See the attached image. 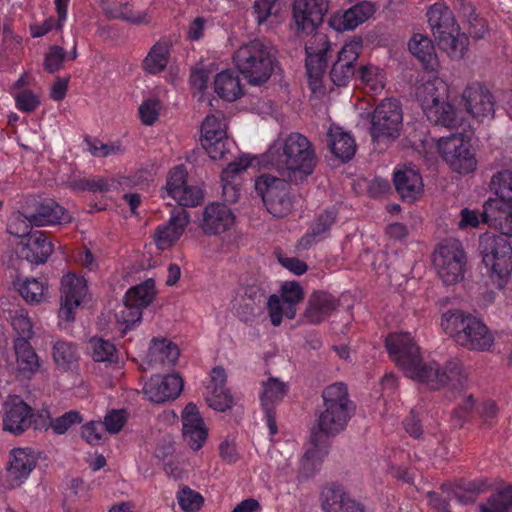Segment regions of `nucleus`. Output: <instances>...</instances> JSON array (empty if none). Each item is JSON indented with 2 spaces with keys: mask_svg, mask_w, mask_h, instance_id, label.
<instances>
[{
  "mask_svg": "<svg viewBox=\"0 0 512 512\" xmlns=\"http://www.w3.org/2000/svg\"><path fill=\"white\" fill-rule=\"evenodd\" d=\"M390 358L404 375L428 389L449 387L463 390L468 386V373L460 361L452 359L440 367L436 361H425L413 335L409 332H392L385 339Z\"/></svg>",
  "mask_w": 512,
  "mask_h": 512,
  "instance_id": "f257e3e1",
  "label": "nucleus"
},
{
  "mask_svg": "<svg viewBox=\"0 0 512 512\" xmlns=\"http://www.w3.org/2000/svg\"><path fill=\"white\" fill-rule=\"evenodd\" d=\"M263 162L288 180L300 182L313 173L316 155L308 138L293 132L274 140L264 153Z\"/></svg>",
  "mask_w": 512,
  "mask_h": 512,
  "instance_id": "f03ea898",
  "label": "nucleus"
},
{
  "mask_svg": "<svg viewBox=\"0 0 512 512\" xmlns=\"http://www.w3.org/2000/svg\"><path fill=\"white\" fill-rule=\"evenodd\" d=\"M415 96L423 114L431 123L447 128L463 125V117L449 101L450 86L444 79L437 75L423 77Z\"/></svg>",
  "mask_w": 512,
  "mask_h": 512,
  "instance_id": "7ed1b4c3",
  "label": "nucleus"
},
{
  "mask_svg": "<svg viewBox=\"0 0 512 512\" xmlns=\"http://www.w3.org/2000/svg\"><path fill=\"white\" fill-rule=\"evenodd\" d=\"M441 329L459 346L473 351H490L494 335L483 320L460 309L444 312L440 318Z\"/></svg>",
  "mask_w": 512,
  "mask_h": 512,
  "instance_id": "20e7f679",
  "label": "nucleus"
},
{
  "mask_svg": "<svg viewBox=\"0 0 512 512\" xmlns=\"http://www.w3.org/2000/svg\"><path fill=\"white\" fill-rule=\"evenodd\" d=\"M490 189L496 196L483 205V220L502 235L512 237V169L493 174Z\"/></svg>",
  "mask_w": 512,
  "mask_h": 512,
  "instance_id": "39448f33",
  "label": "nucleus"
},
{
  "mask_svg": "<svg viewBox=\"0 0 512 512\" xmlns=\"http://www.w3.org/2000/svg\"><path fill=\"white\" fill-rule=\"evenodd\" d=\"M429 27L438 45L452 59H461L468 50L469 39L462 33L455 16L443 2L432 4L426 13Z\"/></svg>",
  "mask_w": 512,
  "mask_h": 512,
  "instance_id": "423d86ee",
  "label": "nucleus"
},
{
  "mask_svg": "<svg viewBox=\"0 0 512 512\" xmlns=\"http://www.w3.org/2000/svg\"><path fill=\"white\" fill-rule=\"evenodd\" d=\"M482 263L490 283L498 290L508 285L512 276V245L501 235L485 232L479 237Z\"/></svg>",
  "mask_w": 512,
  "mask_h": 512,
  "instance_id": "0eeeda50",
  "label": "nucleus"
},
{
  "mask_svg": "<svg viewBox=\"0 0 512 512\" xmlns=\"http://www.w3.org/2000/svg\"><path fill=\"white\" fill-rule=\"evenodd\" d=\"M233 63L249 84L261 85L274 71L275 51L268 43L252 40L236 50Z\"/></svg>",
  "mask_w": 512,
  "mask_h": 512,
  "instance_id": "6e6552de",
  "label": "nucleus"
},
{
  "mask_svg": "<svg viewBox=\"0 0 512 512\" xmlns=\"http://www.w3.org/2000/svg\"><path fill=\"white\" fill-rule=\"evenodd\" d=\"M325 410L318 418V429L322 434H336L343 430L353 411L347 386L336 382L327 386L322 392Z\"/></svg>",
  "mask_w": 512,
  "mask_h": 512,
  "instance_id": "1a4fd4ad",
  "label": "nucleus"
},
{
  "mask_svg": "<svg viewBox=\"0 0 512 512\" xmlns=\"http://www.w3.org/2000/svg\"><path fill=\"white\" fill-rule=\"evenodd\" d=\"M432 263L438 277L445 285H454L464 279L467 255L458 239L440 242L432 256Z\"/></svg>",
  "mask_w": 512,
  "mask_h": 512,
  "instance_id": "9d476101",
  "label": "nucleus"
},
{
  "mask_svg": "<svg viewBox=\"0 0 512 512\" xmlns=\"http://www.w3.org/2000/svg\"><path fill=\"white\" fill-rule=\"evenodd\" d=\"M436 148L453 172L466 175L476 170L478 162L468 136L453 133L441 137L436 141Z\"/></svg>",
  "mask_w": 512,
  "mask_h": 512,
  "instance_id": "9b49d317",
  "label": "nucleus"
},
{
  "mask_svg": "<svg viewBox=\"0 0 512 512\" xmlns=\"http://www.w3.org/2000/svg\"><path fill=\"white\" fill-rule=\"evenodd\" d=\"M255 189L270 214L275 217L288 215L293 208L287 181L270 174H262L255 180Z\"/></svg>",
  "mask_w": 512,
  "mask_h": 512,
  "instance_id": "f8f14e48",
  "label": "nucleus"
},
{
  "mask_svg": "<svg viewBox=\"0 0 512 512\" xmlns=\"http://www.w3.org/2000/svg\"><path fill=\"white\" fill-rule=\"evenodd\" d=\"M402 123L403 115L400 103L393 98L382 100L371 115L370 134L373 141L397 138Z\"/></svg>",
  "mask_w": 512,
  "mask_h": 512,
  "instance_id": "ddd939ff",
  "label": "nucleus"
},
{
  "mask_svg": "<svg viewBox=\"0 0 512 512\" xmlns=\"http://www.w3.org/2000/svg\"><path fill=\"white\" fill-rule=\"evenodd\" d=\"M88 292V283L83 276L72 272L62 276L58 311L60 324H70L75 320L76 311L87 298Z\"/></svg>",
  "mask_w": 512,
  "mask_h": 512,
  "instance_id": "4468645a",
  "label": "nucleus"
},
{
  "mask_svg": "<svg viewBox=\"0 0 512 512\" xmlns=\"http://www.w3.org/2000/svg\"><path fill=\"white\" fill-rule=\"evenodd\" d=\"M188 172L184 165H177L169 170L166 184L161 191L163 199L170 198L183 207H196L204 198L203 190L187 183Z\"/></svg>",
  "mask_w": 512,
  "mask_h": 512,
  "instance_id": "2eb2a0df",
  "label": "nucleus"
},
{
  "mask_svg": "<svg viewBox=\"0 0 512 512\" xmlns=\"http://www.w3.org/2000/svg\"><path fill=\"white\" fill-rule=\"evenodd\" d=\"M330 42L325 34L312 35L306 44V71L310 89L315 95L324 93L323 77L327 66Z\"/></svg>",
  "mask_w": 512,
  "mask_h": 512,
  "instance_id": "dca6fc26",
  "label": "nucleus"
},
{
  "mask_svg": "<svg viewBox=\"0 0 512 512\" xmlns=\"http://www.w3.org/2000/svg\"><path fill=\"white\" fill-rule=\"evenodd\" d=\"M201 142L212 160H222L229 152L227 147V121L220 111L205 117L201 125Z\"/></svg>",
  "mask_w": 512,
  "mask_h": 512,
  "instance_id": "f3484780",
  "label": "nucleus"
},
{
  "mask_svg": "<svg viewBox=\"0 0 512 512\" xmlns=\"http://www.w3.org/2000/svg\"><path fill=\"white\" fill-rule=\"evenodd\" d=\"M303 299V289L296 281L284 282L280 295L273 294L268 298L267 309L273 326L281 325L283 317L294 319L297 306Z\"/></svg>",
  "mask_w": 512,
  "mask_h": 512,
  "instance_id": "a211bd4d",
  "label": "nucleus"
},
{
  "mask_svg": "<svg viewBox=\"0 0 512 512\" xmlns=\"http://www.w3.org/2000/svg\"><path fill=\"white\" fill-rule=\"evenodd\" d=\"M38 454L29 447L14 448L10 452L8 466L2 478V485L6 489L21 486L35 469Z\"/></svg>",
  "mask_w": 512,
  "mask_h": 512,
  "instance_id": "6ab92c4d",
  "label": "nucleus"
},
{
  "mask_svg": "<svg viewBox=\"0 0 512 512\" xmlns=\"http://www.w3.org/2000/svg\"><path fill=\"white\" fill-rule=\"evenodd\" d=\"M461 102L467 113L478 122L491 120L495 114V100L492 93L483 84H468L461 94Z\"/></svg>",
  "mask_w": 512,
  "mask_h": 512,
  "instance_id": "aec40b11",
  "label": "nucleus"
},
{
  "mask_svg": "<svg viewBox=\"0 0 512 512\" xmlns=\"http://www.w3.org/2000/svg\"><path fill=\"white\" fill-rule=\"evenodd\" d=\"M328 9V0H294L292 18L296 30L312 33L321 25Z\"/></svg>",
  "mask_w": 512,
  "mask_h": 512,
  "instance_id": "412c9836",
  "label": "nucleus"
},
{
  "mask_svg": "<svg viewBox=\"0 0 512 512\" xmlns=\"http://www.w3.org/2000/svg\"><path fill=\"white\" fill-rule=\"evenodd\" d=\"M184 382L177 373L152 376L143 386L145 397L153 403L175 400L183 390Z\"/></svg>",
  "mask_w": 512,
  "mask_h": 512,
  "instance_id": "4be33fe9",
  "label": "nucleus"
},
{
  "mask_svg": "<svg viewBox=\"0 0 512 512\" xmlns=\"http://www.w3.org/2000/svg\"><path fill=\"white\" fill-rule=\"evenodd\" d=\"M181 419L184 441L193 451L200 450L208 438V429L198 407L192 402L188 403L182 411Z\"/></svg>",
  "mask_w": 512,
  "mask_h": 512,
  "instance_id": "5701e85b",
  "label": "nucleus"
},
{
  "mask_svg": "<svg viewBox=\"0 0 512 512\" xmlns=\"http://www.w3.org/2000/svg\"><path fill=\"white\" fill-rule=\"evenodd\" d=\"M32 416V408L20 396H10L3 406V428L20 435L30 427Z\"/></svg>",
  "mask_w": 512,
  "mask_h": 512,
  "instance_id": "b1692460",
  "label": "nucleus"
},
{
  "mask_svg": "<svg viewBox=\"0 0 512 512\" xmlns=\"http://www.w3.org/2000/svg\"><path fill=\"white\" fill-rule=\"evenodd\" d=\"M327 453V445L320 434V430H313L300 459L298 480L302 481L314 476L320 470Z\"/></svg>",
  "mask_w": 512,
  "mask_h": 512,
  "instance_id": "393cba45",
  "label": "nucleus"
},
{
  "mask_svg": "<svg viewBox=\"0 0 512 512\" xmlns=\"http://www.w3.org/2000/svg\"><path fill=\"white\" fill-rule=\"evenodd\" d=\"M376 12L372 2L361 1L344 11L334 12L328 21L329 26L337 31H351L370 19Z\"/></svg>",
  "mask_w": 512,
  "mask_h": 512,
  "instance_id": "a878e982",
  "label": "nucleus"
},
{
  "mask_svg": "<svg viewBox=\"0 0 512 512\" xmlns=\"http://www.w3.org/2000/svg\"><path fill=\"white\" fill-rule=\"evenodd\" d=\"M190 221V215L185 209H174L169 221L157 227L154 233V243L160 250L171 248L182 236Z\"/></svg>",
  "mask_w": 512,
  "mask_h": 512,
  "instance_id": "bb28decb",
  "label": "nucleus"
},
{
  "mask_svg": "<svg viewBox=\"0 0 512 512\" xmlns=\"http://www.w3.org/2000/svg\"><path fill=\"white\" fill-rule=\"evenodd\" d=\"M235 220V214L227 205L210 203L204 208L201 228L207 235H218L230 230Z\"/></svg>",
  "mask_w": 512,
  "mask_h": 512,
  "instance_id": "cd10ccee",
  "label": "nucleus"
},
{
  "mask_svg": "<svg viewBox=\"0 0 512 512\" xmlns=\"http://www.w3.org/2000/svg\"><path fill=\"white\" fill-rule=\"evenodd\" d=\"M15 352V376L19 380H31L40 370V359L30 342L25 338H16L13 342Z\"/></svg>",
  "mask_w": 512,
  "mask_h": 512,
  "instance_id": "c85d7f7f",
  "label": "nucleus"
},
{
  "mask_svg": "<svg viewBox=\"0 0 512 512\" xmlns=\"http://www.w3.org/2000/svg\"><path fill=\"white\" fill-rule=\"evenodd\" d=\"M393 181L396 191L403 201H417L424 193V183L422 176L412 167H398L394 171Z\"/></svg>",
  "mask_w": 512,
  "mask_h": 512,
  "instance_id": "c756f323",
  "label": "nucleus"
},
{
  "mask_svg": "<svg viewBox=\"0 0 512 512\" xmlns=\"http://www.w3.org/2000/svg\"><path fill=\"white\" fill-rule=\"evenodd\" d=\"M320 499L325 512H366L361 503L350 498L344 488L335 483L322 489Z\"/></svg>",
  "mask_w": 512,
  "mask_h": 512,
  "instance_id": "7c9ffc66",
  "label": "nucleus"
},
{
  "mask_svg": "<svg viewBox=\"0 0 512 512\" xmlns=\"http://www.w3.org/2000/svg\"><path fill=\"white\" fill-rule=\"evenodd\" d=\"M54 247L46 234L42 231H31L21 241L20 255L34 264H42L53 253Z\"/></svg>",
  "mask_w": 512,
  "mask_h": 512,
  "instance_id": "2f4dec72",
  "label": "nucleus"
},
{
  "mask_svg": "<svg viewBox=\"0 0 512 512\" xmlns=\"http://www.w3.org/2000/svg\"><path fill=\"white\" fill-rule=\"evenodd\" d=\"M13 287L31 306L46 303L50 299L49 283L45 278L18 276L13 280Z\"/></svg>",
  "mask_w": 512,
  "mask_h": 512,
  "instance_id": "473e14b6",
  "label": "nucleus"
},
{
  "mask_svg": "<svg viewBox=\"0 0 512 512\" xmlns=\"http://www.w3.org/2000/svg\"><path fill=\"white\" fill-rule=\"evenodd\" d=\"M338 299L326 292H313L307 302L304 318L308 323L318 324L328 318L338 307Z\"/></svg>",
  "mask_w": 512,
  "mask_h": 512,
  "instance_id": "72a5a7b5",
  "label": "nucleus"
},
{
  "mask_svg": "<svg viewBox=\"0 0 512 512\" xmlns=\"http://www.w3.org/2000/svg\"><path fill=\"white\" fill-rule=\"evenodd\" d=\"M29 221L36 226L65 224L71 221L68 211L53 200L40 203L29 215Z\"/></svg>",
  "mask_w": 512,
  "mask_h": 512,
  "instance_id": "f704fd0d",
  "label": "nucleus"
},
{
  "mask_svg": "<svg viewBox=\"0 0 512 512\" xmlns=\"http://www.w3.org/2000/svg\"><path fill=\"white\" fill-rule=\"evenodd\" d=\"M409 51L423 65L424 69L435 71L438 68V58L432 40L421 33H415L408 42Z\"/></svg>",
  "mask_w": 512,
  "mask_h": 512,
  "instance_id": "c9c22d12",
  "label": "nucleus"
},
{
  "mask_svg": "<svg viewBox=\"0 0 512 512\" xmlns=\"http://www.w3.org/2000/svg\"><path fill=\"white\" fill-rule=\"evenodd\" d=\"M327 136L330 150L335 157L346 162L354 156L356 143L350 133L339 126L331 125Z\"/></svg>",
  "mask_w": 512,
  "mask_h": 512,
  "instance_id": "e433bc0d",
  "label": "nucleus"
},
{
  "mask_svg": "<svg viewBox=\"0 0 512 512\" xmlns=\"http://www.w3.org/2000/svg\"><path fill=\"white\" fill-rule=\"evenodd\" d=\"M296 448L297 444L294 440H285L273 444L269 449L272 466L285 477L293 474L292 456Z\"/></svg>",
  "mask_w": 512,
  "mask_h": 512,
  "instance_id": "4c0bfd02",
  "label": "nucleus"
},
{
  "mask_svg": "<svg viewBox=\"0 0 512 512\" xmlns=\"http://www.w3.org/2000/svg\"><path fill=\"white\" fill-rule=\"evenodd\" d=\"M52 358L57 370L68 372L77 369L80 354L74 343L57 340L52 345Z\"/></svg>",
  "mask_w": 512,
  "mask_h": 512,
  "instance_id": "58836bf2",
  "label": "nucleus"
},
{
  "mask_svg": "<svg viewBox=\"0 0 512 512\" xmlns=\"http://www.w3.org/2000/svg\"><path fill=\"white\" fill-rule=\"evenodd\" d=\"M214 91L228 102L236 101L243 95L241 81L232 70H223L215 76Z\"/></svg>",
  "mask_w": 512,
  "mask_h": 512,
  "instance_id": "ea45409f",
  "label": "nucleus"
},
{
  "mask_svg": "<svg viewBox=\"0 0 512 512\" xmlns=\"http://www.w3.org/2000/svg\"><path fill=\"white\" fill-rule=\"evenodd\" d=\"M364 90L371 95L380 94L386 85V73L383 68L372 64L361 65L356 72Z\"/></svg>",
  "mask_w": 512,
  "mask_h": 512,
  "instance_id": "a19ab883",
  "label": "nucleus"
},
{
  "mask_svg": "<svg viewBox=\"0 0 512 512\" xmlns=\"http://www.w3.org/2000/svg\"><path fill=\"white\" fill-rule=\"evenodd\" d=\"M171 42L168 39H160L149 50L144 58L142 66L149 74H158L168 65L170 58Z\"/></svg>",
  "mask_w": 512,
  "mask_h": 512,
  "instance_id": "79ce46f5",
  "label": "nucleus"
},
{
  "mask_svg": "<svg viewBox=\"0 0 512 512\" xmlns=\"http://www.w3.org/2000/svg\"><path fill=\"white\" fill-rule=\"evenodd\" d=\"M105 13L110 18L121 19L134 25H148L151 22L149 10L135 11L132 4L127 1L105 8Z\"/></svg>",
  "mask_w": 512,
  "mask_h": 512,
  "instance_id": "37998d69",
  "label": "nucleus"
},
{
  "mask_svg": "<svg viewBox=\"0 0 512 512\" xmlns=\"http://www.w3.org/2000/svg\"><path fill=\"white\" fill-rule=\"evenodd\" d=\"M179 355L177 345L166 338L152 339L147 354L150 362L168 365H174Z\"/></svg>",
  "mask_w": 512,
  "mask_h": 512,
  "instance_id": "c03bdc74",
  "label": "nucleus"
},
{
  "mask_svg": "<svg viewBox=\"0 0 512 512\" xmlns=\"http://www.w3.org/2000/svg\"><path fill=\"white\" fill-rule=\"evenodd\" d=\"M261 387L260 401L263 410H274V407L284 399L288 392L287 384L275 377L262 381Z\"/></svg>",
  "mask_w": 512,
  "mask_h": 512,
  "instance_id": "a18cd8bd",
  "label": "nucleus"
},
{
  "mask_svg": "<svg viewBox=\"0 0 512 512\" xmlns=\"http://www.w3.org/2000/svg\"><path fill=\"white\" fill-rule=\"evenodd\" d=\"M478 512H512V484L497 489L486 501L477 506Z\"/></svg>",
  "mask_w": 512,
  "mask_h": 512,
  "instance_id": "49530a36",
  "label": "nucleus"
},
{
  "mask_svg": "<svg viewBox=\"0 0 512 512\" xmlns=\"http://www.w3.org/2000/svg\"><path fill=\"white\" fill-rule=\"evenodd\" d=\"M156 289L153 279H147L144 282L128 289L124 299L143 312L155 299Z\"/></svg>",
  "mask_w": 512,
  "mask_h": 512,
  "instance_id": "de8ad7c7",
  "label": "nucleus"
},
{
  "mask_svg": "<svg viewBox=\"0 0 512 512\" xmlns=\"http://www.w3.org/2000/svg\"><path fill=\"white\" fill-rule=\"evenodd\" d=\"M88 353L95 362L111 364L118 359L114 343L102 338L93 337L89 340Z\"/></svg>",
  "mask_w": 512,
  "mask_h": 512,
  "instance_id": "09e8293b",
  "label": "nucleus"
},
{
  "mask_svg": "<svg viewBox=\"0 0 512 512\" xmlns=\"http://www.w3.org/2000/svg\"><path fill=\"white\" fill-rule=\"evenodd\" d=\"M142 315L143 312L141 310L130 305V303L124 299L123 304L119 305L116 310L115 319L124 334L141 322Z\"/></svg>",
  "mask_w": 512,
  "mask_h": 512,
  "instance_id": "8fccbe9b",
  "label": "nucleus"
},
{
  "mask_svg": "<svg viewBox=\"0 0 512 512\" xmlns=\"http://www.w3.org/2000/svg\"><path fill=\"white\" fill-rule=\"evenodd\" d=\"M10 324L13 330L18 334L17 338H25L28 341L32 338L33 324L29 318L28 312L24 308L17 309L10 315Z\"/></svg>",
  "mask_w": 512,
  "mask_h": 512,
  "instance_id": "3c124183",
  "label": "nucleus"
},
{
  "mask_svg": "<svg viewBox=\"0 0 512 512\" xmlns=\"http://www.w3.org/2000/svg\"><path fill=\"white\" fill-rule=\"evenodd\" d=\"M177 502L184 512H197L203 505L204 499L202 495L187 487L183 486L176 494Z\"/></svg>",
  "mask_w": 512,
  "mask_h": 512,
  "instance_id": "603ef678",
  "label": "nucleus"
},
{
  "mask_svg": "<svg viewBox=\"0 0 512 512\" xmlns=\"http://www.w3.org/2000/svg\"><path fill=\"white\" fill-rule=\"evenodd\" d=\"M205 399L213 410L218 412H225L231 409L234 405V399L229 389L207 390Z\"/></svg>",
  "mask_w": 512,
  "mask_h": 512,
  "instance_id": "864d4df0",
  "label": "nucleus"
},
{
  "mask_svg": "<svg viewBox=\"0 0 512 512\" xmlns=\"http://www.w3.org/2000/svg\"><path fill=\"white\" fill-rule=\"evenodd\" d=\"M162 105L156 98H148L142 101L138 108L140 121L145 126H152L159 118Z\"/></svg>",
  "mask_w": 512,
  "mask_h": 512,
  "instance_id": "5fc2aeb1",
  "label": "nucleus"
},
{
  "mask_svg": "<svg viewBox=\"0 0 512 512\" xmlns=\"http://www.w3.org/2000/svg\"><path fill=\"white\" fill-rule=\"evenodd\" d=\"M250 165L251 159L249 156H242L227 165L221 175V180L223 182V193L225 195H227L228 190L232 188L230 183L231 179L235 175L245 171Z\"/></svg>",
  "mask_w": 512,
  "mask_h": 512,
  "instance_id": "6e6d98bb",
  "label": "nucleus"
},
{
  "mask_svg": "<svg viewBox=\"0 0 512 512\" xmlns=\"http://www.w3.org/2000/svg\"><path fill=\"white\" fill-rule=\"evenodd\" d=\"M363 47V41L359 37H354L347 41L338 53L337 60L353 65L359 58Z\"/></svg>",
  "mask_w": 512,
  "mask_h": 512,
  "instance_id": "4d7b16f0",
  "label": "nucleus"
},
{
  "mask_svg": "<svg viewBox=\"0 0 512 512\" xmlns=\"http://www.w3.org/2000/svg\"><path fill=\"white\" fill-rule=\"evenodd\" d=\"M31 225H33L29 221V216H24L21 213L13 214L8 221L7 231L11 235L16 237L25 239V237L32 231Z\"/></svg>",
  "mask_w": 512,
  "mask_h": 512,
  "instance_id": "13d9d810",
  "label": "nucleus"
},
{
  "mask_svg": "<svg viewBox=\"0 0 512 512\" xmlns=\"http://www.w3.org/2000/svg\"><path fill=\"white\" fill-rule=\"evenodd\" d=\"M354 75V66L338 61L333 64L330 77L337 86H346Z\"/></svg>",
  "mask_w": 512,
  "mask_h": 512,
  "instance_id": "bf43d9fd",
  "label": "nucleus"
},
{
  "mask_svg": "<svg viewBox=\"0 0 512 512\" xmlns=\"http://www.w3.org/2000/svg\"><path fill=\"white\" fill-rule=\"evenodd\" d=\"M337 213L335 209L326 210L312 223L310 230L319 237H325L331 226L335 223Z\"/></svg>",
  "mask_w": 512,
  "mask_h": 512,
  "instance_id": "052dcab7",
  "label": "nucleus"
},
{
  "mask_svg": "<svg viewBox=\"0 0 512 512\" xmlns=\"http://www.w3.org/2000/svg\"><path fill=\"white\" fill-rule=\"evenodd\" d=\"M14 99L16 108L26 113L36 110L40 105L39 96L29 90L14 94Z\"/></svg>",
  "mask_w": 512,
  "mask_h": 512,
  "instance_id": "680f3d73",
  "label": "nucleus"
},
{
  "mask_svg": "<svg viewBox=\"0 0 512 512\" xmlns=\"http://www.w3.org/2000/svg\"><path fill=\"white\" fill-rule=\"evenodd\" d=\"M126 420L127 416L124 410H111L101 423L108 433L116 434L123 428Z\"/></svg>",
  "mask_w": 512,
  "mask_h": 512,
  "instance_id": "e2e57ef3",
  "label": "nucleus"
},
{
  "mask_svg": "<svg viewBox=\"0 0 512 512\" xmlns=\"http://www.w3.org/2000/svg\"><path fill=\"white\" fill-rule=\"evenodd\" d=\"M88 151L95 157H107L122 152L118 143H102L98 140L87 141Z\"/></svg>",
  "mask_w": 512,
  "mask_h": 512,
  "instance_id": "0e129e2a",
  "label": "nucleus"
},
{
  "mask_svg": "<svg viewBox=\"0 0 512 512\" xmlns=\"http://www.w3.org/2000/svg\"><path fill=\"white\" fill-rule=\"evenodd\" d=\"M65 55L66 53L62 47L52 46L45 56V69L50 73L58 71L62 66Z\"/></svg>",
  "mask_w": 512,
  "mask_h": 512,
  "instance_id": "69168bd1",
  "label": "nucleus"
},
{
  "mask_svg": "<svg viewBox=\"0 0 512 512\" xmlns=\"http://www.w3.org/2000/svg\"><path fill=\"white\" fill-rule=\"evenodd\" d=\"M81 421L82 418L78 412L69 411L64 415L54 419L51 422V427L57 434H63L70 428L71 425L80 423Z\"/></svg>",
  "mask_w": 512,
  "mask_h": 512,
  "instance_id": "338daca9",
  "label": "nucleus"
},
{
  "mask_svg": "<svg viewBox=\"0 0 512 512\" xmlns=\"http://www.w3.org/2000/svg\"><path fill=\"white\" fill-rule=\"evenodd\" d=\"M102 427L104 426L101 422L91 421L82 426L81 435L87 443L98 445L103 439Z\"/></svg>",
  "mask_w": 512,
  "mask_h": 512,
  "instance_id": "774afa93",
  "label": "nucleus"
}]
</instances>
